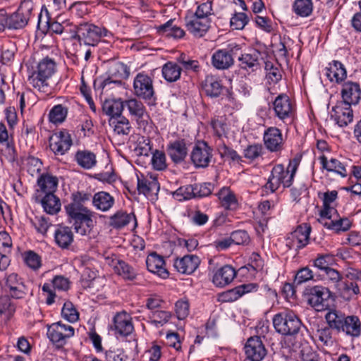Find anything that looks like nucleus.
I'll list each match as a JSON object with an SVG mask.
<instances>
[{"instance_id":"nucleus-1","label":"nucleus","mask_w":361,"mask_h":361,"mask_svg":"<svg viewBox=\"0 0 361 361\" xmlns=\"http://www.w3.org/2000/svg\"><path fill=\"white\" fill-rule=\"evenodd\" d=\"M301 161V156L297 155L289 161L286 170L281 164L275 165L271 171L265 188L271 192L276 191L281 185L290 188L293 183L294 177Z\"/></svg>"},{"instance_id":"nucleus-2","label":"nucleus","mask_w":361,"mask_h":361,"mask_svg":"<svg viewBox=\"0 0 361 361\" xmlns=\"http://www.w3.org/2000/svg\"><path fill=\"white\" fill-rule=\"evenodd\" d=\"M65 209L73 221L75 232L80 235H88L94 227L93 212L87 208L80 207L76 204H68Z\"/></svg>"},{"instance_id":"nucleus-3","label":"nucleus","mask_w":361,"mask_h":361,"mask_svg":"<svg viewBox=\"0 0 361 361\" xmlns=\"http://www.w3.org/2000/svg\"><path fill=\"white\" fill-rule=\"evenodd\" d=\"M56 69L54 61L49 57L41 60L28 76L27 81L34 88L45 92L48 89L47 80L52 76Z\"/></svg>"},{"instance_id":"nucleus-4","label":"nucleus","mask_w":361,"mask_h":361,"mask_svg":"<svg viewBox=\"0 0 361 361\" xmlns=\"http://www.w3.org/2000/svg\"><path fill=\"white\" fill-rule=\"evenodd\" d=\"M109 33L105 27L97 26L92 23H82L75 26V33L71 38L77 39L81 44L94 47Z\"/></svg>"},{"instance_id":"nucleus-5","label":"nucleus","mask_w":361,"mask_h":361,"mask_svg":"<svg viewBox=\"0 0 361 361\" xmlns=\"http://www.w3.org/2000/svg\"><path fill=\"white\" fill-rule=\"evenodd\" d=\"M276 331L284 336H295L300 331L302 324L293 312H280L273 318Z\"/></svg>"},{"instance_id":"nucleus-6","label":"nucleus","mask_w":361,"mask_h":361,"mask_svg":"<svg viewBox=\"0 0 361 361\" xmlns=\"http://www.w3.org/2000/svg\"><path fill=\"white\" fill-rule=\"evenodd\" d=\"M133 93L139 99L149 105L156 104L157 97L153 85V80L147 73H139L133 80Z\"/></svg>"},{"instance_id":"nucleus-7","label":"nucleus","mask_w":361,"mask_h":361,"mask_svg":"<svg viewBox=\"0 0 361 361\" xmlns=\"http://www.w3.org/2000/svg\"><path fill=\"white\" fill-rule=\"evenodd\" d=\"M33 10V2L24 0L17 11L9 16H6V26L9 29H20L27 25Z\"/></svg>"},{"instance_id":"nucleus-8","label":"nucleus","mask_w":361,"mask_h":361,"mask_svg":"<svg viewBox=\"0 0 361 361\" xmlns=\"http://www.w3.org/2000/svg\"><path fill=\"white\" fill-rule=\"evenodd\" d=\"M75 329L71 325L61 322H55L47 326V337L57 347H63L67 340L74 336Z\"/></svg>"},{"instance_id":"nucleus-9","label":"nucleus","mask_w":361,"mask_h":361,"mask_svg":"<svg viewBox=\"0 0 361 361\" xmlns=\"http://www.w3.org/2000/svg\"><path fill=\"white\" fill-rule=\"evenodd\" d=\"M240 49L236 44H229L226 48L218 49L212 54V64L218 70H226L234 64L233 56Z\"/></svg>"},{"instance_id":"nucleus-10","label":"nucleus","mask_w":361,"mask_h":361,"mask_svg":"<svg viewBox=\"0 0 361 361\" xmlns=\"http://www.w3.org/2000/svg\"><path fill=\"white\" fill-rule=\"evenodd\" d=\"M332 293L326 287L315 286L312 287L307 293V302L317 311L328 310L329 299Z\"/></svg>"},{"instance_id":"nucleus-11","label":"nucleus","mask_w":361,"mask_h":361,"mask_svg":"<svg viewBox=\"0 0 361 361\" xmlns=\"http://www.w3.org/2000/svg\"><path fill=\"white\" fill-rule=\"evenodd\" d=\"M275 116L283 123L292 120L295 115V106L286 94H279L273 102Z\"/></svg>"},{"instance_id":"nucleus-12","label":"nucleus","mask_w":361,"mask_h":361,"mask_svg":"<svg viewBox=\"0 0 361 361\" xmlns=\"http://www.w3.org/2000/svg\"><path fill=\"white\" fill-rule=\"evenodd\" d=\"M311 226L308 224H302L291 232L286 238V245L290 249L304 248L310 241Z\"/></svg>"},{"instance_id":"nucleus-13","label":"nucleus","mask_w":361,"mask_h":361,"mask_svg":"<svg viewBox=\"0 0 361 361\" xmlns=\"http://www.w3.org/2000/svg\"><path fill=\"white\" fill-rule=\"evenodd\" d=\"M245 357L243 361H262L267 350L259 336H252L247 339L245 347Z\"/></svg>"},{"instance_id":"nucleus-14","label":"nucleus","mask_w":361,"mask_h":361,"mask_svg":"<svg viewBox=\"0 0 361 361\" xmlns=\"http://www.w3.org/2000/svg\"><path fill=\"white\" fill-rule=\"evenodd\" d=\"M72 139L69 133L60 130L49 138V147L55 154H64L72 145Z\"/></svg>"},{"instance_id":"nucleus-15","label":"nucleus","mask_w":361,"mask_h":361,"mask_svg":"<svg viewBox=\"0 0 361 361\" xmlns=\"http://www.w3.org/2000/svg\"><path fill=\"white\" fill-rule=\"evenodd\" d=\"M111 329L116 336L126 337L131 334L134 329L131 317L126 312L117 313L114 317Z\"/></svg>"},{"instance_id":"nucleus-16","label":"nucleus","mask_w":361,"mask_h":361,"mask_svg":"<svg viewBox=\"0 0 361 361\" xmlns=\"http://www.w3.org/2000/svg\"><path fill=\"white\" fill-rule=\"evenodd\" d=\"M212 149L205 142H198L191 152L190 157L196 167H207L212 157Z\"/></svg>"},{"instance_id":"nucleus-17","label":"nucleus","mask_w":361,"mask_h":361,"mask_svg":"<svg viewBox=\"0 0 361 361\" xmlns=\"http://www.w3.org/2000/svg\"><path fill=\"white\" fill-rule=\"evenodd\" d=\"M5 289L13 298L16 299H22L27 294V288L23 279L16 273H12L6 276Z\"/></svg>"},{"instance_id":"nucleus-18","label":"nucleus","mask_w":361,"mask_h":361,"mask_svg":"<svg viewBox=\"0 0 361 361\" xmlns=\"http://www.w3.org/2000/svg\"><path fill=\"white\" fill-rule=\"evenodd\" d=\"M351 106L340 101L332 108L331 117L340 127L347 126L353 121V111Z\"/></svg>"},{"instance_id":"nucleus-19","label":"nucleus","mask_w":361,"mask_h":361,"mask_svg":"<svg viewBox=\"0 0 361 361\" xmlns=\"http://www.w3.org/2000/svg\"><path fill=\"white\" fill-rule=\"evenodd\" d=\"M263 140L266 148L271 152H279L283 149V139L281 130L276 127H269L264 133Z\"/></svg>"},{"instance_id":"nucleus-20","label":"nucleus","mask_w":361,"mask_h":361,"mask_svg":"<svg viewBox=\"0 0 361 361\" xmlns=\"http://www.w3.org/2000/svg\"><path fill=\"white\" fill-rule=\"evenodd\" d=\"M209 18L197 17L192 15L185 18V26L187 30L194 36L201 37L205 35L210 27Z\"/></svg>"},{"instance_id":"nucleus-21","label":"nucleus","mask_w":361,"mask_h":361,"mask_svg":"<svg viewBox=\"0 0 361 361\" xmlns=\"http://www.w3.org/2000/svg\"><path fill=\"white\" fill-rule=\"evenodd\" d=\"M200 259L195 255H187L183 257L176 258L173 262V267L180 274H191L199 267Z\"/></svg>"},{"instance_id":"nucleus-22","label":"nucleus","mask_w":361,"mask_h":361,"mask_svg":"<svg viewBox=\"0 0 361 361\" xmlns=\"http://www.w3.org/2000/svg\"><path fill=\"white\" fill-rule=\"evenodd\" d=\"M341 94L343 99L341 102L351 105L358 104L361 99V89L359 83L352 81L344 82Z\"/></svg>"},{"instance_id":"nucleus-23","label":"nucleus","mask_w":361,"mask_h":361,"mask_svg":"<svg viewBox=\"0 0 361 361\" xmlns=\"http://www.w3.org/2000/svg\"><path fill=\"white\" fill-rule=\"evenodd\" d=\"M146 265L149 271L157 274L162 279H166L169 276V272L165 267L164 257L156 252H152L147 256Z\"/></svg>"},{"instance_id":"nucleus-24","label":"nucleus","mask_w":361,"mask_h":361,"mask_svg":"<svg viewBox=\"0 0 361 361\" xmlns=\"http://www.w3.org/2000/svg\"><path fill=\"white\" fill-rule=\"evenodd\" d=\"M74 264L78 267V270L82 273V277L87 281H91L97 276L95 270V261L87 257H78L75 258Z\"/></svg>"},{"instance_id":"nucleus-25","label":"nucleus","mask_w":361,"mask_h":361,"mask_svg":"<svg viewBox=\"0 0 361 361\" xmlns=\"http://www.w3.org/2000/svg\"><path fill=\"white\" fill-rule=\"evenodd\" d=\"M236 274V270L231 265H224L214 273L212 281L216 286L222 288L230 284Z\"/></svg>"},{"instance_id":"nucleus-26","label":"nucleus","mask_w":361,"mask_h":361,"mask_svg":"<svg viewBox=\"0 0 361 361\" xmlns=\"http://www.w3.org/2000/svg\"><path fill=\"white\" fill-rule=\"evenodd\" d=\"M202 87L205 94L212 98L219 97L224 89L221 81L212 75L206 76L202 82Z\"/></svg>"},{"instance_id":"nucleus-27","label":"nucleus","mask_w":361,"mask_h":361,"mask_svg":"<svg viewBox=\"0 0 361 361\" xmlns=\"http://www.w3.org/2000/svg\"><path fill=\"white\" fill-rule=\"evenodd\" d=\"M325 75L331 82L339 84L346 78L347 71L343 63L333 61L326 68Z\"/></svg>"},{"instance_id":"nucleus-28","label":"nucleus","mask_w":361,"mask_h":361,"mask_svg":"<svg viewBox=\"0 0 361 361\" xmlns=\"http://www.w3.org/2000/svg\"><path fill=\"white\" fill-rule=\"evenodd\" d=\"M54 242L61 249H67L73 242V233L68 226L58 225L54 231Z\"/></svg>"},{"instance_id":"nucleus-29","label":"nucleus","mask_w":361,"mask_h":361,"mask_svg":"<svg viewBox=\"0 0 361 361\" xmlns=\"http://www.w3.org/2000/svg\"><path fill=\"white\" fill-rule=\"evenodd\" d=\"M167 152L175 163L183 161L188 154V149L184 140L171 142L167 147Z\"/></svg>"},{"instance_id":"nucleus-30","label":"nucleus","mask_w":361,"mask_h":361,"mask_svg":"<svg viewBox=\"0 0 361 361\" xmlns=\"http://www.w3.org/2000/svg\"><path fill=\"white\" fill-rule=\"evenodd\" d=\"M341 333L352 338H357L361 335V321L357 316L345 315Z\"/></svg>"},{"instance_id":"nucleus-31","label":"nucleus","mask_w":361,"mask_h":361,"mask_svg":"<svg viewBox=\"0 0 361 361\" xmlns=\"http://www.w3.org/2000/svg\"><path fill=\"white\" fill-rule=\"evenodd\" d=\"M260 56L261 52L257 49H252L250 53L241 54L238 58L240 68L246 71L252 70V71L259 68Z\"/></svg>"},{"instance_id":"nucleus-32","label":"nucleus","mask_w":361,"mask_h":361,"mask_svg":"<svg viewBox=\"0 0 361 361\" xmlns=\"http://www.w3.org/2000/svg\"><path fill=\"white\" fill-rule=\"evenodd\" d=\"M319 159L323 169H325L329 172H334L340 175L343 178L348 176L345 166L340 160L336 158H331L328 159L325 155L321 156Z\"/></svg>"},{"instance_id":"nucleus-33","label":"nucleus","mask_w":361,"mask_h":361,"mask_svg":"<svg viewBox=\"0 0 361 361\" xmlns=\"http://www.w3.org/2000/svg\"><path fill=\"white\" fill-rule=\"evenodd\" d=\"M345 314L336 309H328L324 316L327 326L336 334L341 333Z\"/></svg>"},{"instance_id":"nucleus-34","label":"nucleus","mask_w":361,"mask_h":361,"mask_svg":"<svg viewBox=\"0 0 361 361\" xmlns=\"http://www.w3.org/2000/svg\"><path fill=\"white\" fill-rule=\"evenodd\" d=\"M92 200L94 207L102 212L109 211L114 204V198L109 192L104 191L96 192Z\"/></svg>"},{"instance_id":"nucleus-35","label":"nucleus","mask_w":361,"mask_h":361,"mask_svg":"<svg viewBox=\"0 0 361 361\" xmlns=\"http://www.w3.org/2000/svg\"><path fill=\"white\" fill-rule=\"evenodd\" d=\"M58 183L59 180L57 177L48 173L41 174L37 179V185L45 195L49 193L54 194L57 189Z\"/></svg>"},{"instance_id":"nucleus-36","label":"nucleus","mask_w":361,"mask_h":361,"mask_svg":"<svg viewBox=\"0 0 361 361\" xmlns=\"http://www.w3.org/2000/svg\"><path fill=\"white\" fill-rule=\"evenodd\" d=\"M223 207L228 210H235L238 207V202L235 194L229 188H223L217 193Z\"/></svg>"},{"instance_id":"nucleus-37","label":"nucleus","mask_w":361,"mask_h":361,"mask_svg":"<svg viewBox=\"0 0 361 361\" xmlns=\"http://www.w3.org/2000/svg\"><path fill=\"white\" fill-rule=\"evenodd\" d=\"M111 265L115 271L125 280L133 281L136 279L137 273L133 267L126 262L120 259H113Z\"/></svg>"},{"instance_id":"nucleus-38","label":"nucleus","mask_w":361,"mask_h":361,"mask_svg":"<svg viewBox=\"0 0 361 361\" xmlns=\"http://www.w3.org/2000/svg\"><path fill=\"white\" fill-rule=\"evenodd\" d=\"M123 108L124 103L121 99L106 100L102 105V111L110 116V119L122 116Z\"/></svg>"},{"instance_id":"nucleus-39","label":"nucleus","mask_w":361,"mask_h":361,"mask_svg":"<svg viewBox=\"0 0 361 361\" xmlns=\"http://www.w3.org/2000/svg\"><path fill=\"white\" fill-rule=\"evenodd\" d=\"M137 190L139 194L148 197L152 194H157L159 190V183L157 179L149 180L145 178L137 176Z\"/></svg>"},{"instance_id":"nucleus-40","label":"nucleus","mask_w":361,"mask_h":361,"mask_svg":"<svg viewBox=\"0 0 361 361\" xmlns=\"http://www.w3.org/2000/svg\"><path fill=\"white\" fill-rule=\"evenodd\" d=\"M132 220L136 222V218L133 214L118 211L110 217L109 225L114 228L121 229L127 226Z\"/></svg>"},{"instance_id":"nucleus-41","label":"nucleus","mask_w":361,"mask_h":361,"mask_svg":"<svg viewBox=\"0 0 361 361\" xmlns=\"http://www.w3.org/2000/svg\"><path fill=\"white\" fill-rule=\"evenodd\" d=\"M322 225L326 228L334 231L336 233H339L348 231L352 226V222L348 218L345 217L338 219L325 220L324 222H322Z\"/></svg>"},{"instance_id":"nucleus-42","label":"nucleus","mask_w":361,"mask_h":361,"mask_svg":"<svg viewBox=\"0 0 361 361\" xmlns=\"http://www.w3.org/2000/svg\"><path fill=\"white\" fill-rule=\"evenodd\" d=\"M75 158L78 164L85 169H90L97 164L95 154L88 150L77 152Z\"/></svg>"},{"instance_id":"nucleus-43","label":"nucleus","mask_w":361,"mask_h":361,"mask_svg":"<svg viewBox=\"0 0 361 361\" xmlns=\"http://www.w3.org/2000/svg\"><path fill=\"white\" fill-rule=\"evenodd\" d=\"M181 71V68L178 64L169 61L162 67V75L166 81L175 82L180 78Z\"/></svg>"},{"instance_id":"nucleus-44","label":"nucleus","mask_w":361,"mask_h":361,"mask_svg":"<svg viewBox=\"0 0 361 361\" xmlns=\"http://www.w3.org/2000/svg\"><path fill=\"white\" fill-rule=\"evenodd\" d=\"M336 290L341 296L348 299L360 293L358 285L356 283L345 280V279L340 283Z\"/></svg>"},{"instance_id":"nucleus-45","label":"nucleus","mask_w":361,"mask_h":361,"mask_svg":"<svg viewBox=\"0 0 361 361\" xmlns=\"http://www.w3.org/2000/svg\"><path fill=\"white\" fill-rule=\"evenodd\" d=\"M41 204L44 210L49 214H56L61 209L60 200L54 194L45 195Z\"/></svg>"},{"instance_id":"nucleus-46","label":"nucleus","mask_w":361,"mask_h":361,"mask_svg":"<svg viewBox=\"0 0 361 361\" xmlns=\"http://www.w3.org/2000/svg\"><path fill=\"white\" fill-rule=\"evenodd\" d=\"M123 103L124 106L127 107L130 114L137 119L142 118L146 112L143 103L135 98L126 100Z\"/></svg>"},{"instance_id":"nucleus-47","label":"nucleus","mask_w":361,"mask_h":361,"mask_svg":"<svg viewBox=\"0 0 361 361\" xmlns=\"http://www.w3.org/2000/svg\"><path fill=\"white\" fill-rule=\"evenodd\" d=\"M68 109L62 104L54 106L49 113V120L54 124L63 123L68 115Z\"/></svg>"},{"instance_id":"nucleus-48","label":"nucleus","mask_w":361,"mask_h":361,"mask_svg":"<svg viewBox=\"0 0 361 361\" xmlns=\"http://www.w3.org/2000/svg\"><path fill=\"white\" fill-rule=\"evenodd\" d=\"M293 10L300 17L310 16L313 11V3L312 0H295L293 5Z\"/></svg>"},{"instance_id":"nucleus-49","label":"nucleus","mask_w":361,"mask_h":361,"mask_svg":"<svg viewBox=\"0 0 361 361\" xmlns=\"http://www.w3.org/2000/svg\"><path fill=\"white\" fill-rule=\"evenodd\" d=\"M109 124L114 127V132L118 135H128L130 133L131 127L129 121L123 116L109 119Z\"/></svg>"},{"instance_id":"nucleus-50","label":"nucleus","mask_w":361,"mask_h":361,"mask_svg":"<svg viewBox=\"0 0 361 361\" xmlns=\"http://www.w3.org/2000/svg\"><path fill=\"white\" fill-rule=\"evenodd\" d=\"M16 304L8 298H0V317L4 319H10L16 312Z\"/></svg>"},{"instance_id":"nucleus-51","label":"nucleus","mask_w":361,"mask_h":361,"mask_svg":"<svg viewBox=\"0 0 361 361\" xmlns=\"http://www.w3.org/2000/svg\"><path fill=\"white\" fill-rule=\"evenodd\" d=\"M328 284H331L336 290L340 285V283L344 279L342 274L336 269L330 267L326 271L319 274Z\"/></svg>"},{"instance_id":"nucleus-52","label":"nucleus","mask_w":361,"mask_h":361,"mask_svg":"<svg viewBox=\"0 0 361 361\" xmlns=\"http://www.w3.org/2000/svg\"><path fill=\"white\" fill-rule=\"evenodd\" d=\"M333 330L328 326L319 328L317 330L316 336L323 343L324 346L331 348L334 345V339L332 336Z\"/></svg>"},{"instance_id":"nucleus-53","label":"nucleus","mask_w":361,"mask_h":361,"mask_svg":"<svg viewBox=\"0 0 361 361\" xmlns=\"http://www.w3.org/2000/svg\"><path fill=\"white\" fill-rule=\"evenodd\" d=\"M109 74L121 81L126 79L130 75V69L127 65L121 62L114 63L109 69Z\"/></svg>"},{"instance_id":"nucleus-54","label":"nucleus","mask_w":361,"mask_h":361,"mask_svg":"<svg viewBox=\"0 0 361 361\" xmlns=\"http://www.w3.org/2000/svg\"><path fill=\"white\" fill-rule=\"evenodd\" d=\"M335 264V258L331 255H320L314 260V266L317 268L322 274L331 267Z\"/></svg>"},{"instance_id":"nucleus-55","label":"nucleus","mask_w":361,"mask_h":361,"mask_svg":"<svg viewBox=\"0 0 361 361\" xmlns=\"http://www.w3.org/2000/svg\"><path fill=\"white\" fill-rule=\"evenodd\" d=\"M173 197L180 202L195 198L193 185H186L180 187L173 192Z\"/></svg>"},{"instance_id":"nucleus-56","label":"nucleus","mask_w":361,"mask_h":361,"mask_svg":"<svg viewBox=\"0 0 361 361\" xmlns=\"http://www.w3.org/2000/svg\"><path fill=\"white\" fill-rule=\"evenodd\" d=\"M61 314L65 319L70 322H75L79 319V314L77 310L70 301L64 302L61 310Z\"/></svg>"},{"instance_id":"nucleus-57","label":"nucleus","mask_w":361,"mask_h":361,"mask_svg":"<svg viewBox=\"0 0 361 361\" xmlns=\"http://www.w3.org/2000/svg\"><path fill=\"white\" fill-rule=\"evenodd\" d=\"M218 152L222 158L231 159L233 161H240L241 157L235 150L228 147L225 143L220 144L218 146Z\"/></svg>"},{"instance_id":"nucleus-58","label":"nucleus","mask_w":361,"mask_h":361,"mask_svg":"<svg viewBox=\"0 0 361 361\" xmlns=\"http://www.w3.org/2000/svg\"><path fill=\"white\" fill-rule=\"evenodd\" d=\"M195 198H201L210 195L214 190L211 183H195L193 185Z\"/></svg>"},{"instance_id":"nucleus-59","label":"nucleus","mask_w":361,"mask_h":361,"mask_svg":"<svg viewBox=\"0 0 361 361\" xmlns=\"http://www.w3.org/2000/svg\"><path fill=\"white\" fill-rule=\"evenodd\" d=\"M263 154V147L262 144L249 145L243 151L244 157L254 161Z\"/></svg>"},{"instance_id":"nucleus-60","label":"nucleus","mask_w":361,"mask_h":361,"mask_svg":"<svg viewBox=\"0 0 361 361\" xmlns=\"http://www.w3.org/2000/svg\"><path fill=\"white\" fill-rule=\"evenodd\" d=\"M248 22L249 18L245 13H235L231 18L230 25L233 30H243Z\"/></svg>"},{"instance_id":"nucleus-61","label":"nucleus","mask_w":361,"mask_h":361,"mask_svg":"<svg viewBox=\"0 0 361 361\" xmlns=\"http://www.w3.org/2000/svg\"><path fill=\"white\" fill-rule=\"evenodd\" d=\"M233 244L239 245H247L250 241V238L247 232L245 230L234 231L231 233Z\"/></svg>"},{"instance_id":"nucleus-62","label":"nucleus","mask_w":361,"mask_h":361,"mask_svg":"<svg viewBox=\"0 0 361 361\" xmlns=\"http://www.w3.org/2000/svg\"><path fill=\"white\" fill-rule=\"evenodd\" d=\"M171 317V314L170 312L157 310L152 312L151 323L156 326H161L167 323Z\"/></svg>"},{"instance_id":"nucleus-63","label":"nucleus","mask_w":361,"mask_h":361,"mask_svg":"<svg viewBox=\"0 0 361 361\" xmlns=\"http://www.w3.org/2000/svg\"><path fill=\"white\" fill-rule=\"evenodd\" d=\"M314 277L312 271L307 267L301 268L299 269L294 279V283L297 286L301 285L310 280H312Z\"/></svg>"},{"instance_id":"nucleus-64","label":"nucleus","mask_w":361,"mask_h":361,"mask_svg":"<svg viewBox=\"0 0 361 361\" xmlns=\"http://www.w3.org/2000/svg\"><path fill=\"white\" fill-rule=\"evenodd\" d=\"M24 262L29 267L34 270L39 269L41 266V257L32 250L25 252Z\"/></svg>"}]
</instances>
